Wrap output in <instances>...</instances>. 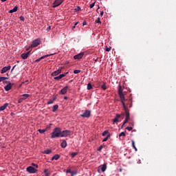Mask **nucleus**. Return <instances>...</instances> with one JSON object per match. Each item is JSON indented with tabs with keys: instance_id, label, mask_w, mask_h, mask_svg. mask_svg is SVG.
<instances>
[{
	"instance_id": "f257e3e1",
	"label": "nucleus",
	"mask_w": 176,
	"mask_h": 176,
	"mask_svg": "<svg viewBox=\"0 0 176 176\" xmlns=\"http://www.w3.org/2000/svg\"><path fill=\"white\" fill-rule=\"evenodd\" d=\"M51 137L52 139L56 138V137H61L60 127H55V129H54V131L52 132Z\"/></svg>"
},
{
	"instance_id": "f03ea898",
	"label": "nucleus",
	"mask_w": 176,
	"mask_h": 176,
	"mask_svg": "<svg viewBox=\"0 0 176 176\" xmlns=\"http://www.w3.org/2000/svg\"><path fill=\"white\" fill-rule=\"evenodd\" d=\"M91 115V109H85V111L82 113L80 116H82L83 118H89V116Z\"/></svg>"
},
{
	"instance_id": "7ed1b4c3",
	"label": "nucleus",
	"mask_w": 176,
	"mask_h": 176,
	"mask_svg": "<svg viewBox=\"0 0 176 176\" xmlns=\"http://www.w3.org/2000/svg\"><path fill=\"white\" fill-rule=\"evenodd\" d=\"M41 42V38H35V40L33 41L30 47H37L38 45H40Z\"/></svg>"
},
{
	"instance_id": "20e7f679",
	"label": "nucleus",
	"mask_w": 176,
	"mask_h": 176,
	"mask_svg": "<svg viewBox=\"0 0 176 176\" xmlns=\"http://www.w3.org/2000/svg\"><path fill=\"white\" fill-rule=\"evenodd\" d=\"M71 131H62L60 129V137H67L68 135H70Z\"/></svg>"
},
{
	"instance_id": "39448f33",
	"label": "nucleus",
	"mask_w": 176,
	"mask_h": 176,
	"mask_svg": "<svg viewBox=\"0 0 176 176\" xmlns=\"http://www.w3.org/2000/svg\"><path fill=\"white\" fill-rule=\"evenodd\" d=\"M62 72V68H58V69H56L55 72H53L51 75L52 76H54V80H56V76H58L59 73H61Z\"/></svg>"
},
{
	"instance_id": "423d86ee",
	"label": "nucleus",
	"mask_w": 176,
	"mask_h": 176,
	"mask_svg": "<svg viewBox=\"0 0 176 176\" xmlns=\"http://www.w3.org/2000/svg\"><path fill=\"white\" fill-rule=\"evenodd\" d=\"M27 171L30 173H36L37 172L36 168H34V165L27 167Z\"/></svg>"
},
{
	"instance_id": "0eeeda50",
	"label": "nucleus",
	"mask_w": 176,
	"mask_h": 176,
	"mask_svg": "<svg viewBox=\"0 0 176 176\" xmlns=\"http://www.w3.org/2000/svg\"><path fill=\"white\" fill-rule=\"evenodd\" d=\"M107 164H103V165H100L98 170V172L100 171V170H102V172H105V170H107Z\"/></svg>"
},
{
	"instance_id": "6e6552de",
	"label": "nucleus",
	"mask_w": 176,
	"mask_h": 176,
	"mask_svg": "<svg viewBox=\"0 0 176 176\" xmlns=\"http://www.w3.org/2000/svg\"><path fill=\"white\" fill-rule=\"evenodd\" d=\"M63 1H64V0H55L53 3L52 7H58V6H60Z\"/></svg>"
},
{
	"instance_id": "1a4fd4ad",
	"label": "nucleus",
	"mask_w": 176,
	"mask_h": 176,
	"mask_svg": "<svg viewBox=\"0 0 176 176\" xmlns=\"http://www.w3.org/2000/svg\"><path fill=\"white\" fill-rule=\"evenodd\" d=\"M10 69H11L10 65H8V66H3V68L1 69V73H6V72H8V70Z\"/></svg>"
},
{
	"instance_id": "9d476101",
	"label": "nucleus",
	"mask_w": 176,
	"mask_h": 176,
	"mask_svg": "<svg viewBox=\"0 0 176 176\" xmlns=\"http://www.w3.org/2000/svg\"><path fill=\"white\" fill-rule=\"evenodd\" d=\"M27 52H23V54H21V57L23 58V59H28V57H29L30 54V51L29 50V49H27Z\"/></svg>"
},
{
	"instance_id": "9b49d317",
	"label": "nucleus",
	"mask_w": 176,
	"mask_h": 176,
	"mask_svg": "<svg viewBox=\"0 0 176 176\" xmlns=\"http://www.w3.org/2000/svg\"><path fill=\"white\" fill-rule=\"evenodd\" d=\"M118 95L120 96L121 102H122V98L123 97V89L122 87V85H119L118 87Z\"/></svg>"
},
{
	"instance_id": "f8f14e48",
	"label": "nucleus",
	"mask_w": 176,
	"mask_h": 176,
	"mask_svg": "<svg viewBox=\"0 0 176 176\" xmlns=\"http://www.w3.org/2000/svg\"><path fill=\"white\" fill-rule=\"evenodd\" d=\"M125 101H126V98H125V96L124 94H123V91H122V98L121 99V102H122V104L123 106V108L126 111V104H125Z\"/></svg>"
},
{
	"instance_id": "ddd939ff",
	"label": "nucleus",
	"mask_w": 176,
	"mask_h": 176,
	"mask_svg": "<svg viewBox=\"0 0 176 176\" xmlns=\"http://www.w3.org/2000/svg\"><path fill=\"white\" fill-rule=\"evenodd\" d=\"M125 113H126V120L127 123V122H129V120H130V113H129V109H128L126 106L125 107Z\"/></svg>"
},
{
	"instance_id": "4468645a",
	"label": "nucleus",
	"mask_w": 176,
	"mask_h": 176,
	"mask_svg": "<svg viewBox=\"0 0 176 176\" xmlns=\"http://www.w3.org/2000/svg\"><path fill=\"white\" fill-rule=\"evenodd\" d=\"M85 54V52H79V54H76L74 56V59H82V57H83Z\"/></svg>"
},
{
	"instance_id": "2eb2a0df",
	"label": "nucleus",
	"mask_w": 176,
	"mask_h": 176,
	"mask_svg": "<svg viewBox=\"0 0 176 176\" xmlns=\"http://www.w3.org/2000/svg\"><path fill=\"white\" fill-rule=\"evenodd\" d=\"M68 90V85H65V87L60 89V94H67Z\"/></svg>"
},
{
	"instance_id": "dca6fc26",
	"label": "nucleus",
	"mask_w": 176,
	"mask_h": 176,
	"mask_svg": "<svg viewBox=\"0 0 176 176\" xmlns=\"http://www.w3.org/2000/svg\"><path fill=\"white\" fill-rule=\"evenodd\" d=\"M8 106H9L8 102H5L3 106H0V111H3L4 109H6V108H8Z\"/></svg>"
},
{
	"instance_id": "f3484780",
	"label": "nucleus",
	"mask_w": 176,
	"mask_h": 176,
	"mask_svg": "<svg viewBox=\"0 0 176 176\" xmlns=\"http://www.w3.org/2000/svg\"><path fill=\"white\" fill-rule=\"evenodd\" d=\"M119 118H120V115L119 114V113H117L115 118H113V123H116L117 122H118Z\"/></svg>"
},
{
	"instance_id": "a211bd4d",
	"label": "nucleus",
	"mask_w": 176,
	"mask_h": 176,
	"mask_svg": "<svg viewBox=\"0 0 176 176\" xmlns=\"http://www.w3.org/2000/svg\"><path fill=\"white\" fill-rule=\"evenodd\" d=\"M49 56H53V54H45V56H41V58L36 59V62L41 61V59H44L45 57H48Z\"/></svg>"
},
{
	"instance_id": "6ab92c4d",
	"label": "nucleus",
	"mask_w": 176,
	"mask_h": 176,
	"mask_svg": "<svg viewBox=\"0 0 176 176\" xmlns=\"http://www.w3.org/2000/svg\"><path fill=\"white\" fill-rule=\"evenodd\" d=\"M4 89L6 90H10L12 89V84L11 82H9L8 84H7V85H5Z\"/></svg>"
},
{
	"instance_id": "aec40b11",
	"label": "nucleus",
	"mask_w": 176,
	"mask_h": 176,
	"mask_svg": "<svg viewBox=\"0 0 176 176\" xmlns=\"http://www.w3.org/2000/svg\"><path fill=\"white\" fill-rule=\"evenodd\" d=\"M56 96H54L52 99H50V101L47 102V104H53V102L56 101Z\"/></svg>"
},
{
	"instance_id": "412c9836",
	"label": "nucleus",
	"mask_w": 176,
	"mask_h": 176,
	"mask_svg": "<svg viewBox=\"0 0 176 176\" xmlns=\"http://www.w3.org/2000/svg\"><path fill=\"white\" fill-rule=\"evenodd\" d=\"M19 8L18 6H15L14 8H13V9H10L9 12L12 13V12H16V10H18Z\"/></svg>"
},
{
	"instance_id": "4be33fe9",
	"label": "nucleus",
	"mask_w": 176,
	"mask_h": 176,
	"mask_svg": "<svg viewBox=\"0 0 176 176\" xmlns=\"http://www.w3.org/2000/svg\"><path fill=\"white\" fill-rule=\"evenodd\" d=\"M60 146L62 148H66V146H67V141H65V140L62 141Z\"/></svg>"
},
{
	"instance_id": "5701e85b",
	"label": "nucleus",
	"mask_w": 176,
	"mask_h": 176,
	"mask_svg": "<svg viewBox=\"0 0 176 176\" xmlns=\"http://www.w3.org/2000/svg\"><path fill=\"white\" fill-rule=\"evenodd\" d=\"M133 148L135 149V151H138V148L135 146V141L133 139L131 140Z\"/></svg>"
},
{
	"instance_id": "b1692460",
	"label": "nucleus",
	"mask_w": 176,
	"mask_h": 176,
	"mask_svg": "<svg viewBox=\"0 0 176 176\" xmlns=\"http://www.w3.org/2000/svg\"><path fill=\"white\" fill-rule=\"evenodd\" d=\"M57 109H58V104H54L52 108V111H57Z\"/></svg>"
},
{
	"instance_id": "393cba45",
	"label": "nucleus",
	"mask_w": 176,
	"mask_h": 176,
	"mask_svg": "<svg viewBox=\"0 0 176 176\" xmlns=\"http://www.w3.org/2000/svg\"><path fill=\"white\" fill-rule=\"evenodd\" d=\"M43 153H45V155H50V153H52V149H45V151H43Z\"/></svg>"
},
{
	"instance_id": "a878e982",
	"label": "nucleus",
	"mask_w": 176,
	"mask_h": 176,
	"mask_svg": "<svg viewBox=\"0 0 176 176\" xmlns=\"http://www.w3.org/2000/svg\"><path fill=\"white\" fill-rule=\"evenodd\" d=\"M68 73L69 72H65V73H62V72H60V78H63V76H66Z\"/></svg>"
},
{
	"instance_id": "bb28decb",
	"label": "nucleus",
	"mask_w": 176,
	"mask_h": 176,
	"mask_svg": "<svg viewBox=\"0 0 176 176\" xmlns=\"http://www.w3.org/2000/svg\"><path fill=\"white\" fill-rule=\"evenodd\" d=\"M59 158H60V155H54L52 160H59Z\"/></svg>"
},
{
	"instance_id": "cd10ccee",
	"label": "nucleus",
	"mask_w": 176,
	"mask_h": 176,
	"mask_svg": "<svg viewBox=\"0 0 176 176\" xmlns=\"http://www.w3.org/2000/svg\"><path fill=\"white\" fill-rule=\"evenodd\" d=\"M109 137H111V134H109L106 135V138L103 139V142H105L106 141H108V139H109Z\"/></svg>"
},
{
	"instance_id": "c85d7f7f",
	"label": "nucleus",
	"mask_w": 176,
	"mask_h": 176,
	"mask_svg": "<svg viewBox=\"0 0 176 176\" xmlns=\"http://www.w3.org/2000/svg\"><path fill=\"white\" fill-rule=\"evenodd\" d=\"M28 97H30V94H23V101H24L25 99H28Z\"/></svg>"
},
{
	"instance_id": "c756f323",
	"label": "nucleus",
	"mask_w": 176,
	"mask_h": 176,
	"mask_svg": "<svg viewBox=\"0 0 176 176\" xmlns=\"http://www.w3.org/2000/svg\"><path fill=\"white\" fill-rule=\"evenodd\" d=\"M38 132H40V133H44L46 131L45 129H38Z\"/></svg>"
},
{
	"instance_id": "7c9ffc66",
	"label": "nucleus",
	"mask_w": 176,
	"mask_h": 176,
	"mask_svg": "<svg viewBox=\"0 0 176 176\" xmlns=\"http://www.w3.org/2000/svg\"><path fill=\"white\" fill-rule=\"evenodd\" d=\"M52 125V124H49V125H46V127H45V132H46V131L48 130L49 129H51Z\"/></svg>"
},
{
	"instance_id": "2f4dec72",
	"label": "nucleus",
	"mask_w": 176,
	"mask_h": 176,
	"mask_svg": "<svg viewBox=\"0 0 176 176\" xmlns=\"http://www.w3.org/2000/svg\"><path fill=\"white\" fill-rule=\"evenodd\" d=\"M105 50H106V52H110V50H111V46H109V47H108V46H107V45H106Z\"/></svg>"
},
{
	"instance_id": "473e14b6",
	"label": "nucleus",
	"mask_w": 176,
	"mask_h": 176,
	"mask_svg": "<svg viewBox=\"0 0 176 176\" xmlns=\"http://www.w3.org/2000/svg\"><path fill=\"white\" fill-rule=\"evenodd\" d=\"M101 87H102V89H103V90H106V89H107L105 82H104V84H102V85L101 86Z\"/></svg>"
},
{
	"instance_id": "72a5a7b5",
	"label": "nucleus",
	"mask_w": 176,
	"mask_h": 176,
	"mask_svg": "<svg viewBox=\"0 0 176 176\" xmlns=\"http://www.w3.org/2000/svg\"><path fill=\"white\" fill-rule=\"evenodd\" d=\"M107 133L108 135L109 133V131H104V132H102V135H107Z\"/></svg>"
},
{
	"instance_id": "f704fd0d",
	"label": "nucleus",
	"mask_w": 176,
	"mask_h": 176,
	"mask_svg": "<svg viewBox=\"0 0 176 176\" xmlns=\"http://www.w3.org/2000/svg\"><path fill=\"white\" fill-rule=\"evenodd\" d=\"M78 155V153L77 152H73L72 153V158H74L75 156H76Z\"/></svg>"
},
{
	"instance_id": "c9c22d12",
	"label": "nucleus",
	"mask_w": 176,
	"mask_h": 176,
	"mask_svg": "<svg viewBox=\"0 0 176 176\" xmlns=\"http://www.w3.org/2000/svg\"><path fill=\"white\" fill-rule=\"evenodd\" d=\"M87 89H88V90H90L91 89H92V85H91V84H87Z\"/></svg>"
},
{
	"instance_id": "e433bc0d",
	"label": "nucleus",
	"mask_w": 176,
	"mask_h": 176,
	"mask_svg": "<svg viewBox=\"0 0 176 176\" xmlns=\"http://www.w3.org/2000/svg\"><path fill=\"white\" fill-rule=\"evenodd\" d=\"M126 132H120L119 134V137L125 136Z\"/></svg>"
},
{
	"instance_id": "4c0bfd02",
	"label": "nucleus",
	"mask_w": 176,
	"mask_h": 176,
	"mask_svg": "<svg viewBox=\"0 0 176 176\" xmlns=\"http://www.w3.org/2000/svg\"><path fill=\"white\" fill-rule=\"evenodd\" d=\"M77 172L74 170H71V176L76 175Z\"/></svg>"
},
{
	"instance_id": "58836bf2",
	"label": "nucleus",
	"mask_w": 176,
	"mask_h": 176,
	"mask_svg": "<svg viewBox=\"0 0 176 176\" xmlns=\"http://www.w3.org/2000/svg\"><path fill=\"white\" fill-rule=\"evenodd\" d=\"M126 123H127V121H126V113H125V120H124V122H123V124H122V125H125Z\"/></svg>"
},
{
	"instance_id": "ea45409f",
	"label": "nucleus",
	"mask_w": 176,
	"mask_h": 176,
	"mask_svg": "<svg viewBox=\"0 0 176 176\" xmlns=\"http://www.w3.org/2000/svg\"><path fill=\"white\" fill-rule=\"evenodd\" d=\"M8 77H0V82H2L3 80H7Z\"/></svg>"
},
{
	"instance_id": "a19ab883",
	"label": "nucleus",
	"mask_w": 176,
	"mask_h": 176,
	"mask_svg": "<svg viewBox=\"0 0 176 176\" xmlns=\"http://www.w3.org/2000/svg\"><path fill=\"white\" fill-rule=\"evenodd\" d=\"M60 73H58V77H55V80H60Z\"/></svg>"
},
{
	"instance_id": "79ce46f5",
	"label": "nucleus",
	"mask_w": 176,
	"mask_h": 176,
	"mask_svg": "<svg viewBox=\"0 0 176 176\" xmlns=\"http://www.w3.org/2000/svg\"><path fill=\"white\" fill-rule=\"evenodd\" d=\"M102 148H104V146L102 144L101 146H99V148H98V151H101Z\"/></svg>"
},
{
	"instance_id": "37998d69",
	"label": "nucleus",
	"mask_w": 176,
	"mask_h": 176,
	"mask_svg": "<svg viewBox=\"0 0 176 176\" xmlns=\"http://www.w3.org/2000/svg\"><path fill=\"white\" fill-rule=\"evenodd\" d=\"M95 3H96V1L95 2H92V4H90L89 7H90L91 9H92L93 7H94Z\"/></svg>"
},
{
	"instance_id": "c03bdc74",
	"label": "nucleus",
	"mask_w": 176,
	"mask_h": 176,
	"mask_svg": "<svg viewBox=\"0 0 176 176\" xmlns=\"http://www.w3.org/2000/svg\"><path fill=\"white\" fill-rule=\"evenodd\" d=\"M32 165H33L34 168H35V166H36V170H37L38 166V165H37V164H32Z\"/></svg>"
},
{
	"instance_id": "a18cd8bd",
	"label": "nucleus",
	"mask_w": 176,
	"mask_h": 176,
	"mask_svg": "<svg viewBox=\"0 0 176 176\" xmlns=\"http://www.w3.org/2000/svg\"><path fill=\"white\" fill-rule=\"evenodd\" d=\"M96 23H100V24L101 25L100 18H98L97 19H96Z\"/></svg>"
},
{
	"instance_id": "49530a36",
	"label": "nucleus",
	"mask_w": 176,
	"mask_h": 176,
	"mask_svg": "<svg viewBox=\"0 0 176 176\" xmlns=\"http://www.w3.org/2000/svg\"><path fill=\"white\" fill-rule=\"evenodd\" d=\"M23 96L22 98H20L19 99L18 102H23Z\"/></svg>"
},
{
	"instance_id": "de8ad7c7",
	"label": "nucleus",
	"mask_w": 176,
	"mask_h": 176,
	"mask_svg": "<svg viewBox=\"0 0 176 176\" xmlns=\"http://www.w3.org/2000/svg\"><path fill=\"white\" fill-rule=\"evenodd\" d=\"M20 19H21V21H25L24 16H20Z\"/></svg>"
},
{
	"instance_id": "09e8293b",
	"label": "nucleus",
	"mask_w": 176,
	"mask_h": 176,
	"mask_svg": "<svg viewBox=\"0 0 176 176\" xmlns=\"http://www.w3.org/2000/svg\"><path fill=\"white\" fill-rule=\"evenodd\" d=\"M67 173H72V170L71 168H67V170H66Z\"/></svg>"
},
{
	"instance_id": "8fccbe9b",
	"label": "nucleus",
	"mask_w": 176,
	"mask_h": 176,
	"mask_svg": "<svg viewBox=\"0 0 176 176\" xmlns=\"http://www.w3.org/2000/svg\"><path fill=\"white\" fill-rule=\"evenodd\" d=\"M80 69H74V73H80Z\"/></svg>"
},
{
	"instance_id": "3c124183",
	"label": "nucleus",
	"mask_w": 176,
	"mask_h": 176,
	"mask_svg": "<svg viewBox=\"0 0 176 176\" xmlns=\"http://www.w3.org/2000/svg\"><path fill=\"white\" fill-rule=\"evenodd\" d=\"M44 172H45V176H50V174L48 172H47V170H44Z\"/></svg>"
},
{
	"instance_id": "603ef678",
	"label": "nucleus",
	"mask_w": 176,
	"mask_h": 176,
	"mask_svg": "<svg viewBox=\"0 0 176 176\" xmlns=\"http://www.w3.org/2000/svg\"><path fill=\"white\" fill-rule=\"evenodd\" d=\"M126 129L129 131H131V130H133V127H126Z\"/></svg>"
},
{
	"instance_id": "864d4df0",
	"label": "nucleus",
	"mask_w": 176,
	"mask_h": 176,
	"mask_svg": "<svg viewBox=\"0 0 176 176\" xmlns=\"http://www.w3.org/2000/svg\"><path fill=\"white\" fill-rule=\"evenodd\" d=\"M103 14H104V11H101V12H100V16H103Z\"/></svg>"
},
{
	"instance_id": "5fc2aeb1",
	"label": "nucleus",
	"mask_w": 176,
	"mask_h": 176,
	"mask_svg": "<svg viewBox=\"0 0 176 176\" xmlns=\"http://www.w3.org/2000/svg\"><path fill=\"white\" fill-rule=\"evenodd\" d=\"M14 68H16V65H14V66L12 67L11 72H13V70L14 69Z\"/></svg>"
},
{
	"instance_id": "6e6d98bb",
	"label": "nucleus",
	"mask_w": 176,
	"mask_h": 176,
	"mask_svg": "<svg viewBox=\"0 0 176 176\" xmlns=\"http://www.w3.org/2000/svg\"><path fill=\"white\" fill-rule=\"evenodd\" d=\"M78 21L76 22V23H75V25H74V26H73V28H76V25H78Z\"/></svg>"
},
{
	"instance_id": "4d7b16f0",
	"label": "nucleus",
	"mask_w": 176,
	"mask_h": 176,
	"mask_svg": "<svg viewBox=\"0 0 176 176\" xmlns=\"http://www.w3.org/2000/svg\"><path fill=\"white\" fill-rule=\"evenodd\" d=\"M83 25H87V21H83Z\"/></svg>"
},
{
	"instance_id": "13d9d810",
	"label": "nucleus",
	"mask_w": 176,
	"mask_h": 176,
	"mask_svg": "<svg viewBox=\"0 0 176 176\" xmlns=\"http://www.w3.org/2000/svg\"><path fill=\"white\" fill-rule=\"evenodd\" d=\"M64 99H68L67 96H65Z\"/></svg>"
},
{
	"instance_id": "bf43d9fd",
	"label": "nucleus",
	"mask_w": 176,
	"mask_h": 176,
	"mask_svg": "<svg viewBox=\"0 0 176 176\" xmlns=\"http://www.w3.org/2000/svg\"><path fill=\"white\" fill-rule=\"evenodd\" d=\"M25 82H22L21 85H19V87H21V85H23V83H25Z\"/></svg>"
},
{
	"instance_id": "052dcab7",
	"label": "nucleus",
	"mask_w": 176,
	"mask_h": 176,
	"mask_svg": "<svg viewBox=\"0 0 176 176\" xmlns=\"http://www.w3.org/2000/svg\"><path fill=\"white\" fill-rule=\"evenodd\" d=\"M6 0H1V2H6Z\"/></svg>"
},
{
	"instance_id": "680f3d73",
	"label": "nucleus",
	"mask_w": 176,
	"mask_h": 176,
	"mask_svg": "<svg viewBox=\"0 0 176 176\" xmlns=\"http://www.w3.org/2000/svg\"><path fill=\"white\" fill-rule=\"evenodd\" d=\"M48 30H51V26H49V28H48Z\"/></svg>"
},
{
	"instance_id": "e2e57ef3",
	"label": "nucleus",
	"mask_w": 176,
	"mask_h": 176,
	"mask_svg": "<svg viewBox=\"0 0 176 176\" xmlns=\"http://www.w3.org/2000/svg\"><path fill=\"white\" fill-rule=\"evenodd\" d=\"M98 9H100V6H98L97 10H98Z\"/></svg>"
},
{
	"instance_id": "0e129e2a",
	"label": "nucleus",
	"mask_w": 176,
	"mask_h": 176,
	"mask_svg": "<svg viewBox=\"0 0 176 176\" xmlns=\"http://www.w3.org/2000/svg\"><path fill=\"white\" fill-rule=\"evenodd\" d=\"M120 172H122V168H120Z\"/></svg>"
},
{
	"instance_id": "69168bd1",
	"label": "nucleus",
	"mask_w": 176,
	"mask_h": 176,
	"mask_svg": "<svg viewBox=\"0 0 176 176\" xmlns=\"http://www.w3.org/2000/svg\"><path fill=\"white\" fill-rule=\"evenodd\" d=\"M25 82H29V80H25Z\"/></svg>"
},
{
	"instance_id": "338daca9",
	"label": "nucleus",
	"mask_w": 176,
	"mask_h": 176,
	"mask_svg": "<svg viewBox=\"0 0 176 176\" xmlns=\"http://www.w3.org/2000/svg\"><path fill=\"white\" fill-rule=\"evenodd\" d=\"M11 115H13V112L11 113Z\"/></svg>"
},
{
	"instance_id": "774afa93",
	"label": "nucleus",
	"mask_w": 176,
	"mask_h": 176,
	"mask_svg": "<svg viewBox=\"0 0 176 176\" xmlns=\"http://www.w3.org/2000/svg\"><path fill=\"white\" fill-rule=\"evenodd\" d=\"M101 176H104V175H101Z\"/></svg>"
}]
</instances>
